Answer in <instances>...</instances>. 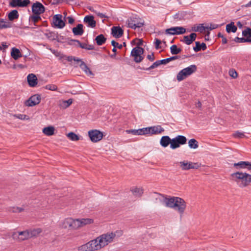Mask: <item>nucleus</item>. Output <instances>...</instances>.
Segmentation results:
<instances>
[{"label": "nucleus", "instance_id": "f03ea898", "mask_svg": "<svg viewBox=\"0 0 251 251\" xmlns=\"http://www.w3.org/2000/svg\"><path fill=\"white\" fill-rule=\"evenodd\" d=\"M98 238L92 240L87 243L77 247L78 251H95L101 249V246L100 244Z\"/></svg>", "mask_w": 251, "mask_h": 251}, {"label": "nucleus", "instance_id": "ddd939ff", "mask_svg": "<svg viewBox=\"0 0 251 251\" xmlns=\"http://www.w3.org/2000/svg\"><path fill=\"white\" fill-rule=\"evenodd\" d=\"M44 6L40 2L36 1L32 6V11L34 15H40L45 12Z\"/></svg>", "mask_w": 251, "mask_h": 251}, {"label": "nucleus", "instance_id": "de8ad7c7", "mask_svg": "<svg viewBox=\"0 0 251 251\" xmlns=\"http://www.w3.org/2000/svg\"><path fill=\"white\" fill-rule=\"evenodd\" d=\"M139 135L150 134V128L149 127L139 129Z\"/></svg>", "mask_w": 251, "mask_h": 251}, {"label": "nucleus", "instance_id": "39448f33", "mask_svg": "<svg viewBox=\"0 0 251 251\" xmlns=\"http://www.w3.org/2000/svg\"><path fill=\"white\" fill-rule=\"evenodd\" d=\"M144 51V49L140 47H136L132 50L130 55L134 57L135 62L138 63L144 59V56H142Z\"/></svg>", "mask_w": 251, "mask_h": 251}, {"label": "nucleus", "instance_id": "13d9d810", "mask_svg": "<svg viewBox=\"0 0 251 251\" xmlns=\"http://www.w3.org/2000/svg\"><path fill=\"white\" fill-rule=\"evenodd\" d=\"M218 27V25H217L211 24L210 25H209V26L207 25V26H204V28H205V30L209 29L210 30H211L217 28Z\"/></svg>", "mask_w": 251, "mask_h": 251}, {"label": "nucleus", "instance_id": "6e6d98bb", "mask_svg": "<svg viewBox=\"0 0 251 251\" xmlns=\"http://www.w3.org/2000/svg\"><path fill=\"white\" fill-rule=\"evenodd\" d=\"M0 23V29L10 28L11 27V24L10 23L1 24Z\"/></svg>", "mask_w": 251, "mask_h": 251}, {"label": "nucleus", "instance_id": "f8f14e48", "mask_svg": "<svg viewBox=\"0 0 251 251\" xmlns=\"http://www.w3.org/2000/svg\"><path fill=\"white\" fill-rule=\"evenodd\" d=\"M41 101V96L39 94L31 96L28 100L25 101V104L27 106L32 107L38 104Z\"/></svg>", "mask_w": 251, "mask_h": 251}, {"label": "nucleus", "instance_id": "9d476101", "mask_svg": "<svg viewBox=\"0 0 251 251\" xmlns=\"http://www.w3.org/2000/svg\"><path fill=\"white\" fill-rule=\"evenodd\" d=\"M180 167L182 170L186 171L190 169H197L200 166L199 163H194L188 161H183L179 162Z\"/></svg>", "mask_w": 251, "mask_h": 251}, {"label": "nucleus", "instance_id": "5701e85b", "mask_svg": "<svg viewBox=\"0 0 251 251\" xmlns=\"http://www.w3.org/2000/svg\"><path fill=\"white\" fill-rule=\"evenodd\" d=\"M191 56V55H182L181 56V58H182V59H185L186 58L190 57ZM180 58H181V56H179V55L173 56L169 58H167L166 59L161 60V63H162V64H163V65H165L171 61L175 60L177 59H180Z\"/></svg>", "mask_w": 251, "mask_h": 251}, {"label": "nucleus", "instance_id": "052dcab7", "mask_svg": "<svg viewBox=\"0 0 251 251\" xmlns=\"http://www.w3.org/2000/svg\"><path fill=\"white\" fill-rule=\"evenodd\" d=\"M147 58L150 61H153L155 59V57L154 56V53L152 52L151 54H148L147 56Z\"/></svg>", "mask_w": 251, "mask_h": 251}, {"label": "nucleus", "instance_id": "5fc2aeb1", "mask_svg": "<svg viewBox=\"0 0 251 251\" xmlns=\"http://www.w3.org/2000/svg\"><path fill=\"white\" fill-rule=\"evenodd\" d=\"M111 45L113 47L115 48H117L119 49H121L123 48L122 44H119L118 42H116L114 40H112L111 41Z\"/></svg>", "mask_w": 251, "mask_h": 251}, {"label": "nucleus", "instance_id": "412c9836", "mask_svg": "<svg viewBox=\"0 0 251 251\" xmlns=\"http://www.w3.org/2000/svg\"><path fill=\"white\" fill-rule=\"evenodd\" d=\"M177 197H172L170 198H168L166 197H165L164 199V202L165 203V206L166 207L174 208L175 206H176L175 204L176 199H177Z\"/></svg>", "mask_w": 251, "mask_h": 251}, {"label": "nucleus", "instance_id": "f257e3e1", "mask_svg": "<svg viewBox=\"0 0 251 251\" xmlns=\"http://www.w3.org/2000/svg\"><path fill=\"white\" fill-rule=\"evenodd\" d=\"M236 183L241 188L248 186L251 183V175L236 171Z\"/></svg>", "mask_w": 251, "mask_h": 251}, {"label": "nucleus", "instance_id": "423d86ee", "mask_svg": "<svg viewBox=\"0 0 251 251\" xmlns=\"http://www.w3.org/2000/svg\"><path fill=\"white\" fill-rule=\"evenodd\" d=\"M172 144L171 146H170V148L173 150L178 148L180 146L186 144L187 141L185 136L180 135L172 139Z\"/></svg>", "mask_w": 251, "mask_h": 251}, {"label": "nucleus", "instance_id": "20e7f679", "mask_svg": "<svg viewBox=\"0 0 251 251\" xmlns=\"http://www.w3.org/2000/svg\"><path fill=\"white\" fill-rule=\"evenodd\" d=\"M115 236V233L113 232H110L107 233L106 234H103L97 238L99 240V241L100 244L102 248L107 245L109 243H111Z\"/></svg>", "mask_w": 251, "mask_h": 251}, {"label": "nucleus", "instance_id": "4be33fe9", "mask_svg": "<svg viewBox=\"0 0 251 251\" xmlns=\"http://www.w3.org/2000/svg\"><path fill=\"white\" fill-rule=\"evenodd\" d=\"M27 81L29 86L31 87L36 86L38 83L37 78L33 74H30L27 75Z\"/></svg>", "mask_w": 251, "mask_h": 251}, {"label": "nucleus", "instance_id": "09e8293b", "mask_svg": "<svg viewBox=\"0 0 251 251\" xmlns=\"http://www.w3.org/2000/svg\"><path fill=\"white\" fill-rule=\"evenodd\" d=\"M45 88L47 90H51V91H57V86L54 84H48L47 85Z\"/></svg>", "mask_w": 251, "mask_h": 251}, {"label": "nucleus", "instance_id": "f3484780", "mask_svg": "<svg viewBox=\"0 0 251 251\" xmlns=\"http://www.w3.org/2000/svg\"><path fill=\"white\" fill-rule=\"evenodd\" d=\"M111 34L115 38H119L123 36L124 30L119 26H114L111 28Z\"/></svg>", "mask_w": 251, "mask_h": 251}, {"label": "nucleus", "instance_id": "c9c22d12", "mask_svg": "<svg viewBox=\"0 0 251 251\" xmlns=\"http://www.w3.org/2000/svg\"><path fill=\"white\" fill-rule=\"evenodd\" d=\"M79 62H80L79 67L83 71L85 72L86 74L89 75H93L92 71L84 62L81 60V61H79Z\"/></svg>", "mask_w": 251, "mask_h": 251}, {"label": "nucleus", "instance_id": "1a4fd4ad", "mask_svg": "<svg viewBox=\"0 0 251 251\" xmlns=\"http://www.w3.org/2000/svg\"><path fill=\"white\" fill-rule=\"evenodd\" d=\"M175 204L176 206H175L173 209L178 211L181 216L183 214L186 208V203L185 201L183 199L178 197L177 199H176Z\"/></svg>", "mask_w": 251, "mask_h": 251}, {"label": "nucleus", "instance_id": "bf43d9fd", "mask_svg": "<svg viewBox=\"0 0 251 251\" xmlns=\"http://www.w3.org/2000/svg\"><path fill=\"white\" fill-rule=\"evenodd\" d=\"M246 136L244 132H240L239 131H236V138H243L245 137Z\"/></svg>", "mask_w": 251, "mask_h": 251}, {"label": "nucleus", "instance_id": "864d4df0", "mask_svg": "<svg viewBox=\"0 0 251 251\" xmlns=\"http://www.w3.org/2000/svg\"><path fill=\"white\" fill-rule=\"evenodd\" d=\"M161 43V41L158 38H155L154 45L155 48L156 50H158L161 48V47L160 46Z\"/></svg>", "mask_w": 251, "mask_h": 251}, {"label": "nucleus", "instance_id": "72a5a7b5", "mask_svg": "<svg viewBox=\"0 0 251 251\" xmlns=\"http://www.w3.org/2000/svg\"><path fill=\"white\" fill-rule=\"evenodd\" d=\"M161 62V60H157V61H155V62H154L151 66H150L149 67H145V66H143V67H141L140 68V69L142 70H146V71L154 69L155 68L158 67L160 65H162V63Z\"/></svg>", "mask_w": 251, "mask_h": 251}, {"label": "nucleus", "instance_id": "bb28decb", "mask_svg": "<svg viewBox=\"0 0 251 251\" xmlns=\"http://www.w3.org/2000/svg\"><path fill=\"white\" fill-rule=\"evenodd\" d=\"M11 56L14 60H17L23 56L20 50L16 48H13L11 51Z\"/></svg>", "mask_w": 251, "mask_h": 251}, {"label": "nucleus", "instance_id": "49530a36", "mask_svg": "<svg viewBox=\"0 0 251 251\" xmlns=\"http://www.w3.org/2000/svg\"><path fill=\"white\" fill-rule=\"evenodd\" d=\"M192 31L195 32L199 31L201 33H202L205 30L204 26L201 25V26H194L192 28Z\"/></svg>", "mask_w": 251, "mask_h": 251}, {"label": "nucleus", "instance_id": "473e14b6", "mask_svg": "<svg viewBox=\"0 0 251 251\" xmlns=\"http://www.w3.org/2000/svg\"><path fill=\"white\" fill-rule=\"evenodd\" d=\"M60 226L62 228L71 230V218H66L62 221Z\"/></svg>", "mask_w": 251, "mask_h": 251}, {"label": "nucleus", "instance_id": "0eeeda50", "mask_svg": "<svg viewBox=\"0 0 251 251\" xmlns=\"http://www.w3.org/2000/svg\"><path fill=\"white\" fill-rule=\"evenodd\" d=\"M88 134L90 140L94 143L100 141L103 136L102 132L97 129L89 130Z\"/></svg>", "mask_w": 251, "mask_h": 251}, {"label": "nucleus", "instance_id": "e433bc0d", "mask_svg": "<svg viewBox=\"0 0 251 251\" xmlns=\"http://www.w3.org/2000/svg\"><path fill=\"white\" fill-rule=\"evenodd\" d=\"M79 221L80 227L94 223V220L91 218L79 219Z\"/></svg>", "mask_w": 251, "mask_h": 251}, {"label": "nucleus", "instance_id": "7ed1b4c3", "mask_svg": "<svg viewBox=\"0 0 251 251\" xmlns=\"http://www.w3.org/2000/svg\"><path fill=\"white\" fill-rule=\"evenodd\" d=\"M197 67L196 65H191L190 66L181 70L177 75V80L178 81H181L184 80L187 76L195 73L197 71Z\"/></svg>", "mask_w": 251, "mask_h": 251}, {"label": "nucleus", "instance_id": "3c124183", "mask_svg": "<svg viewBox=\"0 0 251 251\" xmlns=\"http://www.w3.org/2000/svg\"><path fill=\"white\" fill-rule=\"evenodd\" d=\"M126 132L128 134H132L133 135H139V129H128L126 130Z\"/></svg>", "mask_w": 251, "mask_h": 251}, {"label": "nucleus", "instance_id": "0e129e2a", "mask_svg": "<svg viewBox=\"0 0 251 251\" xmlns=\"http://www.w3.org/2000/svg\"><path fill=\"white\" fill-rule=\"evenodd\" d=\"M63 0H50V2L53 5L61 3Z\"/></svg>", "mask_w": 251, "mask_h": 251}, {"label": "nucleus", "instance_id": "a211bd4d", "mask_svg": "<svg viewBox=\"0 0 251 251\" xmlns=\"http://www.w3.org/2000/svg\"><path fill=\"white\" fill-rule=\"evenodd\" d=\"M236 171L247 169L251 172V162L249 161H239L236 164Z\"/></svg>", "mask_w": 251, "mask_h": 251}, {"label": "nucleus", "instance_id": "a878e982", "mask_svg": "<svg viewBox=\"0 0 251 251\" xmlns=\"http://www.w3.org/2000/svg\"><path fill=\"white\" fill-rule=\"evenodd\" d=\"M83 25L81 24H78L75 27H74L72 29V32L75 36H81L82 35L84 31L83 30Z\"/></svg>", "mask_w": 251, "mask_h": 251}, {"label": "nucleus", "instance_id": "774afa93", "mask_svg": "<svg viewBox=\"0 0 251 251\" xmlns=\"http://www.w3.org/2000/svg\"><path fill=\"white\" fill-rule=\"evenodd\" d=\"M136 42H137L136 44L137 47H140V46H142L143 44V40L142 39L137 38Z\"/></svg>", "mask_w": 251, "mask_h": 251}, {"label": "nucleus", "instance_id": "dca6fc26", "mask_svg": "<svg viewBox=\"0 0 251 251\" xmlns=\"http://www.w3.org/2000/svg\"><path fill=\"white\" fill-rule=\"evenodd\" d=\"M41 232L42 229L40 228H38L22 231L21 234H25L26 236V238H31L32 237L37 236Z\"/></svg>", "mask_w": 251, "mask_h": 251}, {"label": "nucleus", "instance_id": "a18cd8bd", "mask_svg": "<svg viewBox=\"0 0 251 251\" xmlns=\"http://www.w3.org/2000/svg\"><path fill=\"white\" fill-rule=\"evenodd\" d=\"M133 195L136 196L141 197L143 194V189L142 188H135L131 190Z\"/></svg>", "mask_w": 251, "mask_h": 251}, {"label": "nucleus", "instance_id": "4468645a", "mask_svg": "<svg viewBox=\"0 0 251 251\" xmlns=\"http://www.w3.org/2000/svg\"><path fill=\"white\" fill-rule=\"evenodd\" d=\"M30 3L29 0H10L9 6L11 7H25Z\"/></svg>", "mask_w": 251, "mask_h": 251}, {"label": "nucleus", "instance_id": "2f4dec72", "mask_svg": "<svg viewBox=\"0 0 251 251\" xmlns=\"http://www.w3.org/2000/svg\"><path fill=\"white\" fill-rule=\"evenodd\" d=\"M80 227L79 219H74L71 218V230H76Z\"/></svg>", "mask_w": 251, "mask_h": 251}, {"label": "nucleus", "instance_id": "7c9ffc66", "mask_svg": "<svg viewBox=\"0 0 251 251\" xmlns=\"http://www.w3.org/2000/svg\"><path fill=\"white\" fill-rule=\"evenodd\" d=\"M55 128L52 126H48L43 129V133L47 136H51L54 134Z\"/></svg>", "mask_w": 251, "mask_h": 251}, {"label": "nucleus", "instance_id": "69168bd1", "mask_svg": "<svg viewBox=\"0 0 251 251\" xmlns=\"http://www.w3.org/2000/svg\"><path fill=\"white\" fill-rule=\"evenodd\" d=\"M65 104H66V106L68 107L73 102V100L71 99H70L67 100H65L64 101Z\"/></svg>", "mask_w": 251, "mask_h": 251}, {"label": "nucleus", "instance_id": "9b49d317", "mask_svg": "<svg viewBox=\"0 0 251 251\" xmlns=\"http://www.w3.org/2000/svg\"><path fill=\"white\" fill-rule=\"evenodd\" d=\"M186 32V29L182 26H175L168 28L165 30V33L175 35L183 34Z\"/></svg>", "mask_w": 251, "mask_h": 251}, {"label": "nucleus", "instance_id": "aec40b11", "mask_svg": "<svg viewBox=\"0 0 251 251\" xmlns=\"http://www.w3.org/2000/svg\"><path fill=\"white\" fill-rule=\"evenodd\" d=\"M197 38V34L195 33H191L189 35L183 36L182 40L180 41L185 43L187 45L191 44L195 41Z\"/></svg>", "mask_w": 251, "mask_h": 251}, {"label": "nucleus", "instance_id": "a19ab883", "mask_svg": "<svg viewBox=\"0 0 251 251\" xmlns=\"http://www.w3.org/2000/svg\"><path fill=\"white\" fill-rule=\"evenodd\" d=\"M188 145L191 149H196L199 147V143L196 139L193 138L189 140Z\"/></svg>", "mask_w": 251, "mask_h": 251}, {"label": "nucleus", "instance_id": "6ab92c4d", "mask_svg": "<svg viewBox=\"0 0 251 251\" xmlns=\"http://www.w3.org/2000/svg\"><path fill=\"white\" fill-rule=\"evenodd\" d=\"M84 23L87 25V26L94 28L96 25V22L94 20L93 15H87L84 18Z\"/></svg>", "mask_w": 251, "mask_h": 251}, {"label": "nucleus", "instance_id": "58836bf2", "mask_svg": "<svg viewBox=\"0 0 251 251\" xmlns=\"http://www.w3.org/2000/svg\"><path fill=\"white\" fill-rule=\"evenodd\" d=\"M81 49H86L87 50H94L95 47L92 45H88L86 43H81L80 41H78V46Z\"/></svg>", "mask_w": 251, "mask_h": 251}, {"label": "nucleus", "instance_id": "37998d69", "mask_svg": "<svg viewBox=\"0 0 251 251\" xmlns=\"http://www.w3.org/2000/svg\"><path fill=\"white\" fill-rule=\"evenodd\" d=\"M67 136L69 139L73 141H77L80 139L79 136L73 132H69Z\"/></svg>", "mask_w": 251, "mask_h": 251}, {"label": "nucleus", "instance_id": "c03bdc74", "mask_svg": "<svg viewBox=\"0 0 251 251\" xmlns=\"http://www.w3.org/2000/svg\"><path fill=\"white\" fill-rule=\"evenodd\" d=\"M181 49L177 47L176 45H173L170 47V51L172 54L176 55L181 51Z\"/></svg>", "mask_w": 251, "mask_h": 251}, {"label": "nucleus", "instance_id": "338daca9", "mask_svg": "<svg viewBox=\"0 0 251 251\" xmlns=\"http://www.w3.org/2000/svg\"><path fill=\"white\" fill-rule=\"evenodd\" d=\"M67 19L68 20V23L70 24H73L75 22V19L72 16H69L67 17Z\"/></svg>", "mask_w": 251, "mask_h": 251}, {"label": "nucleus", "instance_id": "e2e57ef3", "mask_svg": "<svg viewBox=\"0 0 251 251\" xmlns=\"http://www.w3.org/2000/svg\"><path fill=\"white\" fill-rule=\"evenodd\" d=\"M24 210V209L21 207H13L12 211L13 212H21Z\"/></svg>", "mask_w": 251, "mask_h": 251}, {"label": "nucleus", "instance_id": "4c0bfd02", "mask_svg": "<svg viewBox=\"0 0 251 251\" xmlns=\"http://www.w3.org/2000/svg\"><path fill=\"white\" fill-rule=\"evenodd\" d=\"M41 20V18L40 15H34L30 16L29 18V23H33L34 25L36 26V23L39 21Z\"/></svg>", "mask_w": 251, "mask_h": 251}, {"label": "nucleus", "instance_id": "cd10ccee", "mask_svg": "<svg viewBox=\"0 0 251 251\" xmlns=\"http://www.w3.org/2000/svg\"><path fill=\"white\" fill-rule=\"evenodd\" d=\"M19 14L17 10H11L7 15L8 19L10 21H13L19 18Z\"/></svg>", "mask_w": 251, "mask_h": 251}, {"label": "nucleus", "instance_id": "2eb2a0df", "mask_svg": "<svg viewBox=\"0 0 251 251\" xmlns=\"http://www.w3.org/2000/svg\"><path fill=\"white\" fill-rule=\"evenodd\" d=\"M242 35L243 37L242 38L236 37V43L248 42L247 41H244V39L247 40L251 38V28L246 27L245 29L242 31Z\"/></svg>", "mask_w": 251, "mask_h": 251}, {"label": "nucleus", "instance_id": "680f3d73", "mask_svg": "<svg viewBox=\"0 0 251 251\" xmlns=\"http://www.w3.org/2000/svg\"><path fill=\"white\" fill-rule=\"evenodd\" d=\"M229 75L231 76L233 78H235V76L234 75V74H235V70L234 69H231L229 71Z\"/></svg>", "mask_w": 251, "mask_h": 251}, {"label": "nucleus", "instance_id": "393cba45", "mask_svg": "<svg viewBox=\"0 0 251 251\" xmlns=\"http://www.w3.org/2000/svg\"><path fill=\"white\" fill-rule=\"evenodd\" d=\"M150 128V134H158L164 131V129L161 126L158 125L149 127Z\"/></svg>", "mask_w": 251, "mask_h": 251}, {"label": "nucleus", "instance_id": "ea45409f", "mask_svg": "<svg viewBox=\"0 0 251 251\" xmlns=\"http://www.w3.org/2000/svg\"><path fill=\"white\" fill-rule=\"evenodd\" d=\"M21 232H18V233L15 232L13 234L12 237L14 239H16V238H18L20 240L24 241L25 240H26L28 239L29 238H25L26 236L25 234H21Z\"/></svg>", "mask_w": 251, "mask_h": 251}, {"label": "nucleus", "instance_id": "79ce46f5", "mask_svg": "<svg viewBox=\"0 0 251 251\" xmlns=\"http://www.w3.org/2000/svg\"><path fill=\"white\" fill-rule=\"evenodd\" d=\"M226 31L227 33L231 32L235 33V25L233 22H231L226 25Z\"/></svg>", "mask_w": 251, "mask_h": 251}, {"label": "nucleus", "instance_id": "4d7b16f0", "mask_svg": "<svg viewBox=\"0 0 251 251\" xmlns=\"http://www.w3.org/2000/svg\"><path fill=\"white\" fill-rule=\"evenodd\" d=\"M134 20H132V19H130V21L128 20V27L132 29H135L137 27L136 24H132V22H134Z\"/></svg>", "mask_w": 251, "mask_h": 251}, {"label": "nucleus", "instance_id": "8fccbe9b", "mask_svg": "<svg viewBox=\"0 0 251 251\" xmlns=\"http://www.w3.org/2000/svg\"><path fill=\"white\" fill-rule=\"evenodd\" d=\"M68 40V44L69 45H74L75 46H78V41H79L76 39H72L68 38L67 39Z\"/></svg>", "mask_w": 251, "mask_h": 251}, {"label": "nucleus", "instance_id": "f704fd0d", "mask_svg": "<svg viewBox=\"0 0 251 251\" xmlns=\"http://www.w3.org/2000/svg\"><path fill=\"white\" fill-rule=\"evenodd\" d=\"M45 35L48 39H50L51 40H56L58 42H60V41L58 39L57 33H55V32L52 31H50L48 33H46Z\"/></svg>", "mask_w": 251, "mask_h": 251}, {"label": "nucleus", "instance_id": "603ef678", "mask_svg": "<svg viewBox=\"0 0 251 251\" xmlns=\"http://www.w3.org/2000/svg\"><path fill=\"white\" fill-rule=\"evenodd\" d=\"M67 60L69 62H71V61H72V60H74L77 62H79V61H81V59L77 58V57H73L72 56H68Z\"/></svg>", "mask_w": 251, "mask_h": 251}, {"label": "nucleus", "instance_id": "6e6552de", "mask_svg": "<svg viewBox=\"0 0 251 251\" xmlns=\"http://www.w3.org/2000/svg\"><path fill=\"white\" fill-rule=\"evenodd\" d=\"M61 14H56L53 16L51 26L54 28H63L65 26V21L63 20Z\"/></svg>", "mask_w": 251, "mask_h": 251}, {"label": "nucleus", "instance_id": "c756f323", "mask_svg": "<svg viewBox=\"0 0 251 251\" xmlns=\"http://www.w3.org/2000/svg\"><path fill=\"white\" fill-rule=\"evenodd\" d=\"M95 41L97 45L101 46L106 42V38L103 34H101L96 36Z\"/></svg>", "mask_w": 251, "mask_h": 251}, {"label": "nucleus", "instance_id": "c85d7f7f", "mask_svg": "<svg viewBox=\"0 0 251 251\" xmlns=\"http://www.w3.org/2000/svg\"><path fill=\"white\" fill-rule=\"evenodd\" d=\"M196 46L193 47V50L195 52H198L201 50H205L207 49L206 45L204 43H200V42H195Z\"/></svg>", "mask_w": 251, "mask_h": 251}, {"label": "nucleus", "instance_id": "b1692460", "mask_svg": "<svg viewBox=\"0 0 251 251\" xmlns=\"http://www.w3.org/2000/svg\"><path fill=\"white\" fill-rule=\"evenodd\" d=\"M172 139L169 136H163L160 140V144L163 148L167 147L169 145L171 146Z\"/></svg>", "mask_w": 251, "mask_h": 251}]
</instances>
